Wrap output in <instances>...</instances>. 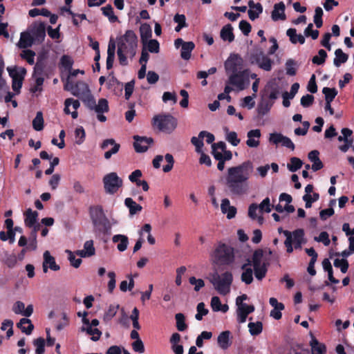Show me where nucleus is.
I'll use <instances>...</instances> for the list:
<instances>
[{
    "label": "nucleus",
    "mask_w": 354,
    "mask_h": 354,
    "mask_svg": "<svg viewBox=\"0 0 354 354\" xmlns=\"http://www.w3.org/2000/svg\"><path fill=\"white\" fill-rule=\"evenodd\" d=\"M253 170L250 161L228 168L225 178V184L232 195L241 196L245 194L248 189V180Z\"/></svg>",
    "instance_id": "1"
},
{
    "label": "nucleus",
    "mask_w": 354,
    "mask_h": 354,
    "mask_svg": "<svg viewBox=\"0 0 354 354\" xmlns=\"http://www.w3.org/2000/svg\"><path fill=\"white\" fill-rule=\"evenodd\" d=\"M80 100L90 110L94 111L97 113V118L100 122H104L106 120V117L104 115V113H107L109 110L106 99L100 98L96 104L94 97L90 93Z\"/></svg>",
    "instance_id": "2"
},
{
    "label": "nucleus",
    "mask_w": 354,
    "mask_h": 354,
    "mask_svg": "<svg viewBox=\"0 0 354 354\" xmlns=\"http://www.w3.org/2000/svg\"><path fill=\"white\" fill-rule=\"evenodd\" d=\"M212 258L216 264L230 265L234 260V248L225 243H220L214 250Z\"/></svg>",
    "instance_id": "3"
},
{
    "label": "nucleus",
    "mask_w": 354,
    "mask_h": 354,
    "mask_svg": "<svg viewBox=\"0 0 354 354\" xmlns=\"http://www.w3.org/2000/svg\"><path fill=\"white\" fill-rule=\"evenodd\" d=\"M138 37L131 30H127L124 35L118 39V48H121L131 57L136 55Z\"/></svg>",
    "instance_id": "4"
},
{
    "label": "nucleus",
    "mask_w": 354,
    "mask_h": 354,
    "mask_svg": "<svg viewBox=\"0 0 354 354\" xmlns=\"http://www.w3.org/2000/svg\"><path fill=\"white\" fill-rule=\"evenodd\" d=\"M233 281L232 274L230 272H225L219 275L214 273L210 280L214 288L221 295H225L230 292V286Z\"/></svg>",
    "instance_id": "5"
},
{
    "label": "nucleus",
    "mask_w": 354,
    "mask_h": 354,
    "mask_svg": "<svg viewBox=\"0 0 354 354\" xmlns=\"http://www.w3.org/2000/svg\"><path fill=\"white\" fill-rule=\"evenodd\" d=\"M263 258V250L262 249L256 250L252 256L254 274L259 281H261L266 277L269 265L268 263L262 261Z\"/></svg>",
    "instance_id": "6"
},
{
    "label": "nucleus",
    "mask_w": 354,
    "mask_h": 354,
    "mask_svg": "<svg viewBox=\"0 0 354 354\" xmlns=\"http://www.w3.org/2000/svg\"><path fill=\"white\" fill-rule=\"evenodd\" d=\"M153 125L161 131L170 133L176 128L177 120L169 114L158 115L153 117Z\"/></svg>",
    "instance_id": "7"
},
{
    "label": "nucleus",
    "mask_w": 354,
    "mask_h": 354,
    "mask_svg": "<svg viewBox=\"0 0 354 354\" xmlns=\"http://www.w3.org/2000/svg\"><path fill=\"white\" fill-rule=\"evenodd\" d=\"M102 182L105 192L109 194H115L123 185L122 179L115 172L106 174L103 177Z\"/></svg>",
    "instance_id": "8"
},
{
    "label": "nucleus",
    "mask_w": 354,
    "mask_h": 354,
    "mask_svg": "<svg viewBox=\"0 0 354 354\" xmlns=\"http://www.w3.org/2000/svg\"><path fill=\"white\" fill-rule=\"evenodd\" d=\"M250 61L266 71H271L273 64V61L261 48L256 49L250 54Z\"/></svg>",
    "instance_id": "9"
},
{
    "label": "nucleus",
    "mask_w": 354,
    "mask_h": 354,
    "mask_svg": "<svg viewBox=\"0 0 354 354\" xmlns=\"http://www.w3.org/2000/svg\"><path fill=\"white\" fill-rule=\"evenodd\" d=\"M37 44L44 41L46 37V24L42 21H35L27 29Z\"/></svg>",
    "instance_id": "10"
},
{
    "label": "nucleus",
    "mask_w": 354,
    "mask_h": 354,
    "mask_svg": "<svg viewBox=\"0 0 354 354\" xmlns=\"http://www.w3.org/2000/svg\"><path fill=\"white\" fill-rule=\"evenodd\" d=\"M229 84L236 86L239 90H244L246 84H249L248 70H244L231 74L228 80Z\"/></svg>",
    "instance_id": "11"
},
{
    "label": "nucleus",
    "mask_w": 354,
    "mask_h": 354,
    "mask_svg": "<svg viewBox=\"0 0 354 354\" xmlns=\"http://www.w3.org/2000/svg\"><path fill=\"white\" fill-rule=\"evenodd\" d=\"M9 75L12 77V88L14 91L19 93L23 84V80L26 71L24 68H21L20 73L16 68H7Z\"/></svg>",
    "instance_id": "12"
},
{
    "label": "nucleus",
    "mask_w": 354,
    "mask_h": 354,
    "mask_svg": "<svg viewBox=\"0 0 354 354\" xmlns=\"http://www.w3.org/2000/svg\"><path fill=\"white\" fill-rule=\"evenodd\" d=\"M64 88L71 91V93L80 99L84 97L91 93L88 86L86 83L79 81L75 85H72L70 88L68 84L65 86Z\"/></svg>",
    "instance_id": "13"
},
{
    "label": "nucleus",
    "mask_w": 354,
    "mask_h": 354,
    "mask_svg": "<svg viewBox=\"0 0 354 354\" xmlns=\"http://www.w3.org/2000/svg\"><path fill=\"white\" fill-rule=\"evenodd\" d=\"M242 65V59L238 55H231L225 62V69L227 73H238Z\"/></svg>",
    "instance_id": "14"
},
{
    "label": "nucleus",
    "mask_w": 354,
    "mask_h": 354,
    "mask_svg": "<svg viewBox=\"0 0 354 354\" xmlns=\"http://www.w3.org/2000/svg\"><path fill=\"white\" fill-rule=\"evenodd\" d=\"M133 147L137 153H144L147 151L149 146L153 142L152 138L143 137L140 136H133Z\"/></svg>",
    "instance_id": "15"
},
{
    "label": "nucleus",
    "mask_w": 354,
    "mask_h": 354,
    "mask_svg": "<svg viewBox=\"0 0 354 354\" xmlns=\"http://www.w3.org/2000/svg\"><path fill=\"white\" fill-rule=\"evenodd\" d=\"M109 145H111L112 148L104 153V156L106 160L110 159L113 155L116 154L120 149V145L116 143L115 140L112 138L104 140L100 147L102 149H106Z\"/></svg>",
    "instance_id": "16"
},
{
    "label": "nucleus",
    "mask_w": 354,
    "mask_h": 354,
    "mask_svg": "<svg viewBox=\"0 0 354 354\" xmlns=\"http://www.w3.org/2000/svg\"><path fill=\"white\" fill-rule=\"evenodd\" d=\"M43 272L46 273L48 268L53 271H57L60 269V266L55 262V258L50 255L49 251L46 250L44 253Z\"/></svg>",
    "instance_id": "17"
},
{
    "label": "nucleus",
    "mask_w": 354,
    "mask_h": 354,
    "mask_svg": "<svg viewBox=\"0 0 354 354\" xmlns=\"http://www.w3.org/2000/svg\"><path fill=\"white\" fill-rule=\"evenodd\" d=\"M91 218L94 225H98L106 216L100 205L92 206L89 209Z\"/></svg>",
    "instance_id": "18"
},
{
    "label": "nucleus",
    "mask_w": 354,
    "mask_h": 354,
    "mask_svg": "<svg viewBox=\"0 0 354 354\" xmlns=\"http://www.w3.org/2000/svg\"><path fill=\"white\" fill-rule=\"evenodd\" d=\"M248 140L246 145L249 147L256 148L260 144L259 138L261 137V131L258 129H252L247 133Z\"/></svg>",
    "instance_id": "19"
},
{
    "label": "nucleus",
    "mask_w": 354,
    "mask_h": 354,
    "mask_svg": "<svg viewBox=\"0 0 354 354\" xmlns=\"http://www.w3.org/2000/svg\"><path fill=\"white\" fill-rule=\"evenodd\" d=\"M221 209L223 214H227L228 219H232L236 216V208L234 206L230 205L228 198H224L221 201Z\"/></svg>",
    "instance_id": "20"
},
{
    "label": "nucleus",
    "mask_w": 354,
    "mask_h": 354,
    "mask_svg": "<svg viewBox=\"0 0 354 354\" xmlns=\"http://www.w3.org/2000/svg\"><path fill=\"white\" fill-rule=\"evenodd\" d=\"M47 55L45 53H40L37 55V62L34 67V75H42L46 68Z\"/></svg>",
    "instance_id": "21"
},
{
    "label": "nucleus",
    "mask_w": 354,
    "mask_h": 354,
    "mask_svg": "<svg viewBox=\"0 0 354 354\" xmlns=\"http://www.w3.org/2000/svg\"><path fill=\"white\" fill-rule=\"evenodd\" d=\"M254 311L253 305H242L237 308V321L239 323H244L246 321L248 315Z\"/></svg>",
    "instance_id": "22"
},
{
    "label": "nucleus",
    "mask_w": 354,
    "mask_h": 354,
    "mask_svg": "<svg viewBox=\"0 0 354 354\" xmlns=\"http://www.w3.org/2000/svg\"><path fill=\"white\" fill-rule=\"evenodd\" d=\"M230 335L231 333L229 330L223 331L219 334L217 342L221 348L225 350L231 346Z\"/></svg>",
    "instance_id": "23"
},
{
    "label": "nucleus",
    "mask_w": 354,
    "mask_h": 354,
    "mask_svg": "<svg viewBox=\"0 0 354 354\" xmlns=\"http://www.w3.org/2000/svg\"><path fill=\"white\" fill-rule=\"evenodd\" d=\"M311 340L310 346L311 347L312 354H325L326 347L324 344L319 342L315 336L310 333Z\"/></svg>",
    "instance_id": "24"
},
{
    "label": "nucleus",
    "mask_w": 354,
    "mask_h": 354,
    "mask_svg": "<svg viewBox=\"0 0 354 354\" xmlns=\"http://www.w3.org/2000/svg\"><path fill=\"white\" fill-rule=\"evenodd\" d=\"M285 4L283 2H280L279 3H276L274 6V9L272 12V19L273 21H278L279 19L285 20L286 15L284 13L285 11Z\"/></svg>",
    "instance_id": "25"
},
{
    "label": "nucleus",
    "mask_w": 354,
    "mask_h": 354,
    "mask_svg": "<svg viewBox=\"0 0 354 354\" xmlns=\"http://www.w3.org/2000/svg\"><path fill=\"white\" fill-rule=\"evenodd\" d=\"M140 39L142 45L145 46L147 41L152 36V30L149 24H142L140 26Z\"/></svg>",
    "instance_id": "26"
},
{
    "label": "nucleus",
    "mask_w": 354,
    "mask_h": 354,
    "mask_svg": "<svg viewBox=\"0 0 354 354\" xmlns=\"http://www.w3.org/2000/svg\"><path fill=\"white\" fill-rule=\"evenodd\" d=\"M25 219L24 223L26 227L30 228L37 223L38 218V212L37 211H32V209H28L24 213Z\"/></svg>",
    "instance_id": "27"
},
{
    "label": "nucleus",
    "mask_w": 354,
    "mask_h": 354,
    "mask_svg": "<svg viewBox=\"0 0 354 354\" xmlns=\"http://www.w3.org/2000/svg\"><path fill=\"white\" fill-rule=\"evenodd\" d=\"M17 326L21 329L22 333L28 335H30L34 329V325L31 320L28 318H21L17 324Z\"/></svg>",
    "instance_id": "28"
},
{
    "label": "nucleus",
    "mask_w": 354,
    "mask_h": 354,
    "mask_svg": "<svg viewBox=\"0 0 354 354\" xmlns=\"http://www.w3.org/2000/svg\"><path fill=\"white\" fill-rule=\"evenodd\" d=\"M112 241L113 243L119 242V243L117 245V248L120 252L125 251L129 245L128 237L125 235H122V234L114 235L112 238Z\"/></svg>",
    "instance_id": "29"
},
{
    "label": "nucleus",
    "mask_w": 354,
    "mask_h": 354,
    "mask_svg": "<svg viewBox=\"0 0 354 354\" xmlns=\"http://www.w3.org/2000/svg\"><path fill=\"white\" fill-rule=\"evenodd\" d=\"M32 44H37V43L28 30H27L26 32H22L19 40L20 47L26 48L32 46Z\"/></svg>",
    "instance_id": "30"
},
{
    "label": "nucleus",
    "mask_w": 354,
    "mask_h": 354,
    "mask_svg": "<svg viewBox=\"0 0 354 354\" xmlns=\"http://www.w3.org/2000/svg\"><path fill=\"white\" fill-rule=\"evenodd\" d=\"M221 37L223 41H227L232 42L234 39V35L233 34V28L231 24H227L224 26L220 33Z\"/></svg>",
    "instance_id": "31"
},
{
    "label": "nucleus",
    "mask_w": 354,
    "mask_h": 354,
    "mask_svg": "<svg viewBox=\"0 0 354 354\" xmlns=\"http://www.w3.org/2000/svg\"><path fill=\"white\" fill-rule=\"evenodd\" d=\"M286 35L289 37L290 41L294 44L297 42L301 44H304L305 43V37L301 34L297 35V30L295 28L288 29Z\"/></svg>",
    "instance_id": "32"
},
{
    "label": "nucleus",
    "mask_w": 354,
    "mask_h": 354,
    "mask_svg": "<svg viewBox=\"0 0 354 354\" xmlns=\"http://www.w3.org/2000/svg\"><path fill=\"white\" fill-rule=\"evenodd\" d=\"M195 44L193 41H187L181 48L180 57L185 60L191 57L192 51L194 49Z\"/></svg>",
    "instance_id": "33"
},
{
    "label": "nucleus",
    "mask_w": 354,
    "mask_h": 354,
    "mask_svg": "<svg viewBox=\"0 0 354 354\" xmlns=\"http://www.w3.org/2000/svg\"><path fill=\"white\" fill-rule=\"evenodd\" d=\"M335 55L333 64L336 67L340 66L342 64L346 62L348 59V55L344 53L341 48L335 50Z\"/></svg>",
    "instance_id": "34"
},
{
    "label": "nucleus",
    "mask_w": 354,
    "mask_h": 354,
    "mask_svg": "<svg viewBox=\"0 0 354 354\" xmlns=\"http://www.w3.org/2000/svg\"><path fill=\"white\" fill-rule=\"evenodd\" d=\"M124 205L129 208L131 215H134L142 209V206L137 204L131 198H127L124 200Z\"/></svg>",
    "instance_id": "35"
},
{
    "label": "nucleus",
    "mask_w": 354,
    "mask_h": 354,
    "mask_svg": "<svg viewBox=\"0 0 354 354\" xmlns=\"http://www.w3.org/2000/svg\"><path fill=\"white\" fill-rule=\"evenodd\" d=\"M323 269L328 272V280L335 284L339 283V280L333 277V271L331 263L328 259H324L322 261Z\"/></svg>",
    "instance_id": "36"
},
{
    "label": "nucleus",
    "mask_w": 354,
    "mask_h": 354,
    "mask_svg": "<svg viewBox=\"0 0 354 354\" xmlns=\"http://www.w3.org/2000/svg\"><path fill=\"white\" fill-rule=\"evenodd\" d=\"M120 308V305H110L109 306L108 310L104 313L103 315V321L104 322H110L116 315L118 309Z\"/></svg>",
    "instance_id": "37"
},
{
    "label": "nucleus",
    "mask_w": 354,
    "mask_h": 354,
    "mask_svg": "<svg viewBox=\"0 0 354 354\" xmlns=\"http://www.w3.org/2000/svg\"><path fill=\"white\" fill-rule=\"evenodd\" d=\"M243 272L241 276V279L242 282L245 283L247 285H249L253 281V272L254 269L252 268H241Z\"/></svg>",
    "instance_id": "38"
},
{
    "label": "nucleus",
    "mask_w": 354,
    "mask_h": 354,
    "mask_svg": "<svg viewBox=\"0 0 354 354\" xmlns=\"http://www.w3.org/2000/svg\"><path fill=\"white\" fill-rule=\"evenodd\" d=\"M101 10L102 11V14L108 17L111 23H114L118 21V17L115 15L113 12V9L111 5L108 4L106 6L102 7Z\"/></svg>",
    "instance_id": "39"
},
{
    "label": "nucleus",
    "mask_w": 354,
    "mask_h": 354,
    "mask_svg": "<svg viewBox=\"0 0 354 354\" xmlns=\"http://www.w3.org/2000/svg\"><path fill=\"white\" fill-rule=\"evenodd\" d=\"M225 140L230 142L232 146H237L241 140L238 138L237 133L235 131H230L227 128L225 129Z\"/></svg>",
    "instance_id": "40"
},
{
    "label": "nucleus",
    "mask_w": 354,
    "mask_h": 354,
    "mask_svg": "<svg viewBox=\"0 0 354 354\" xmlns=\"http://www.w3.org/2000/svg\"><path fill=\"white\" fill-rule=\"evenodd\" d=\"M273 105L272 102L262 100L257 107L258 113L262 116L266 115Z\"/></svg>",
    "instance_id": "41"
},
{
    "label": "nucleus",
    "mask_w": 354,
    "mask_h": 354,
    "mask_svg": "<svg viewBox=\"0 0 354 354\" xmlns=\"http://www.w3.org/2000/svg\"><path fill=\"white\" fill-rule=\"evenodd\" d=\"M82 331H86L88 335H91V340L93 342L97 341L102 335V332L97 328H93L91 326H87L86 328L82 326L81 328Z\"/></svg>",
    "instance_id": "42"
},
{
    "label": "nucleus",
    "mask_w": 354,
    "mask_h": 354,
    "mask_svg": "<svg viewBox=\"0 0 354 354\" xmlns=\"http://www.w3.org/2000/svg\"><path fill=\"white\" fill-rule=\"evenodd\" d=\"M322 93L325 96L326 102H331L337 95V91L335 88L324 87Z\"/></svg>",
    "instance_id": "43"
},
{
    "label": "nucleus",
    "mask_w": 354,
    "mask_h": 354,
    "mask_svg": "<svg viewBox=\"0 0 354 354\" xmlns=\"http://www.w3.org/2000/svg\"><path fill=\"white\" fill-rule=\"evenodd\" d=\"M290 161V163H288L287 165V168L291 172L297 171L303 165V162L299 158L297 157L291 158Z\"/></svg>",
    "instance_id": "44"
},
{
    "label": "nucleus",
    "mask_w": 354,
    "mask_h": 354,
    "mask_svg": "<svg viewBox=\"0 0 354 354\" xmlns=\"http://www.w3.org/2000/svg\"><path fill=\"white\" fill-rule=\"evenodd\" d=\"M32 127L37 131H41L44 129V118L41 111L37 112L35 118L33 119Z\"/></svg>",
    "instance_id": "45"
},
{
    "label": "nucleus",
    "mask_w": 354,
    "mask_h": 354,
    "mask_svg": "<svg viewBox=\"0 0 354 354\" xmlns=\"http://www.w3.org/2000/svg\"><path fill=\"white\" fill-rule=\"evenodd\" d=\"M248 328L252 335H258L262 332L263 324L261 322H250Z\"/></svg>",
    "instance_id": "46"
},
{
    "label": "nucleus",
    "mask_w": 354,
    "mask_h": 354,
    "mask_svg": "<svg viewBox=\"0 0 354 354\" xmlns=\"http://www.w3.org/2000/svg\"><path fill=\"white\" fill-rule=\"evenodd\" d=\"M319 198V194L318 193H313L311 194H305L303 196L302 199L305 201V207L306 208H310L312 207V203L318 201Z\"/></svg>",
    "instance_id": "47"
},
{
    "label": "nucleus",
    "mask_w": 354,
    "mask_h": 354,
    "mask_svg": "<svg viewBox=\"0 0 354 354\" xmlns=\"http://www.w3.org/2000/svg\"><path fill=\"white\" fill-rule=\"evenodd\" d=\"M33 344L36 347L35 354H44L45 352V340L43 337H39L33 341Z\"/></svg>",
    "instance_id": "48"
},
{
    "label": "nucleus",
    "mask_w": 354,
    "mask_h": 354,
    "mask_svg": "<svg viewBox=\"0 0 354 354\" xmlns=\"http://www.w3.org/2000/svg\"><path fill=\"white\" fill-rule=\"evenodd\" d=\"M176 321V328L179 331H184L187 329V326L185 322V316L183 313H177L175 315Z\"/></svg>",
    "instance_id": "49"
},
{
    "label": "nucleus",
    "mask_w": 354,
    "mask_h": 354,
    "mask_svg": "<svg viewBox=\"0 0 354 354\" xmlns=\"http://www.w3.org/2000/svg\"><path fill=\"white\" fill-rule=\"evenodd\" d=\"M326 57V52L324 49H320L318 51V55L314 56L312 59V62L315 64L322 65L325 62Z\"/></svg>",
    "instance_id": "50"
},
{
    "label": "nucleus",
    "mask_w": 354,
    "mask_h": 354,
    "mask_svg": "<svg viewBox=\"0 0 354 354\" xmlns=\"http://www.w3.org/2000/svg\"><path fill=\"white\" fill-rule=\"evenodd\" d=\"M322 15V8L321 7H317L315 10L314 23L316 27L318 28H321L323 24Z\"/></svg>",
    "instance_id": "51"
},
{
    "label": "nucleus",
    "mask_w": 354,
    "mask_h": 354,
    "mask_svg": "<svg viewBox=\"0 0 354 354\" xmlns=\"http://www.w3.org/2000/svg\"><path fill=\"white\" fill-rule=\"evenodd\" d=\"M333 264L335 267L339 268L342 273H346L348 271L349 264L346 259H335Z\"/></svg>",
    "instance_id": "52"
},
{
    "label": "nucleus",
    "mask_w": 354,
    "mask_h": 354,
    "mask_svg": "<svg viewBox=\"0 0 354 354\" xmlns=\"http://www.w3.org/2000/svg\"><path fill=\"white\" fill-rule=\"evenodd\" d=\"M66 252L68 254V259L70 261L71 265L75 268H79L82 261V259L81 258L76 259L75 256V253H73L71 250H66Z\"/></svg>",
    "instance_id": "53"
},
{
    "label": "nucleus",
    "mask_w": 354,
    "mask_h": 354,
    "mask_svg": "<svg viewBox=\"0 0 354 354\" xmlns=\"http://www.w3.org/2000/svg\"><path fill=\"white\" fill-rule=\"evenodd\" d=\"M196 310L197 313L195 315V318L198 321H201L203 319V317L207 315L209 312V310L205 308V304L203 302L198 304Z\"/></svg>",
    "instance_id": "54"
},
{
    "label": "nucleus",
    "mask_w": 354,
    "mask_h": 354,
    "mask_svg": "<svg viewBox=\"0 0 354 354\" xmlns=\"http://www.w3.org/2000/svg\"><path fill=\"white\" fill-rule=\"evenodd\" d=\"M147 50L151 53H158L160 50V44L156 39H149L147 42Z\"/></svg>",
    "instance_id": "55"
},
{
    "label": "nucleus",
    "mask_w": 354,
    "mask_h": 354,
    "mask_svg": "<svg viewBox=\"0 0 354 354\" xmlns=\"http://www.w3.org/2000/svg\"><path fill=\"white\" fill-rule=\"evenodd\" d=\"M60 64L66 70L71 71L73 64V60L70 56L64 55L61 57Z\"/></svg>",
    "instance_id": "56"
},
{
    "label": "nucleus",
    "mask_w": 354,
    "mask_h": 354,
    "mask_svg": "<svg viewBox=\"0 0 354 354\" xmlns=\"http://www.w3.org/2000/svg\"><path fill=\"white\" fill-rule=\"evenodd\" d=\"M75 135L76 138V144L81 145L84 141L86 133L84 128L82 127H79L76 128L75 131Z\"/></svg>",
    "instance_id": "57"
},
{
    "label": "nucleus",
    "mask_w": 354,
    "mask_h": 354,
    "mask_svg": "<svg viewBox=\"0 0 354 354\" xmlns=\"http://www.w3.org/2000/svg\"><path fill=\"white\" fill-rule=\"evenodd\" d=\"M257 97L256 94H253L252 95L246 96L243 99V102L241 103L242 107H248V109H252L255 105V102L254 98Z\"/></svg>",
    "instance_id": "58"
},
{
    "label": "nucleus",
    "mask_w": 354,
    "mask_h": 354,
    "mask_svg": "<svg viewBox=\"0 0 354 354\" xmlns=\"http://www.w3.org/2000/svg\"><path fill=\"white\" fill-rule=\"evenodd\" d=\"M283 234L286 237V239L284 241V245L286 247L287 252L291 253L293 251L292 234L290 232L286 230L283 232Z\"/></svg>",
    "instance_id": "59"
},
{
    "label": "nucleus",
    "mask_w": 354,
    "mask_h": 354,
    "mask_svg": "<svg viewBox=\"0 0 354 354\" xmlns=\"http://www.w3.org/2000/svg\"><path fill=\"white\" fill-rule=\"evenodd\" d=\"M21 56L23 59H26L29 64H34L35 53L33 50H25L22 52Z\"/></svg>",
    "instance_id": "60"
},
{
    "label": "nucleus",
    "mask_w": 354,
    "mask_h": 354,
    "mask_svg": "<svg viewBox=\"0 0 354 354\" xmlns=\"http://www.w3.org/2000/svg\"><path fill=\"white\" fill-rule=\"evenodd\" d=\"M296 62L293 59H288L286 63V74L290 76L296 75L297 69L295 68Z\"/></svg>",
    "instance_id": "61"
},
{
    "label": "nucleus",
    "mask_w": 354,
    "mask_h": 354,
    "mask_svg": "<svg viewBox=\"0 0 354 354\" xmlns=\"http://www.w3.org/2000/svg\"><path fill=\"white\" fill-rule=\"evenodd\" d=\"M263 12V7L260 3H257V7L255 10L249 9L248 10V16L250 20L254 21L257 19L260 14Z\"/></svg>",
    "instance_id": "62"
},
{
    "label": "nucleus",
    "mask_w": 354,
    "mask_h": 354,
    "mask_svg": "<svg viewBox=\"0 0 354 354\" xmlns=\"http://www.w3.org/2000/svg\"><path fill=\"white\" fill-rule=\"evenodd\" d=\"M165 158L167 164L163 166L162 170L164 172L167 173L172 169L174 164V159L171 153H166L165 156Z\"/></svg>",
    "instance_id": "63"
},
{
    "label": "nucleus",
    "mask_w": 354,
    "mask_h": 354,
    "mask_svg": "<svg viewBox=\"0 0 354 354\" xmlns=\"http://www.w3.org/2000/svg\"><path fill=\"white\" fill-rule=\"evenodd\" d=\"M260 212H265L266 213H269L271 212V209L273 207L270 204V201L268 197H266L265 199L262 201V202L258 205Z\"/></svg>",
    "instance_id": "64"
}]
</instances>
